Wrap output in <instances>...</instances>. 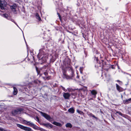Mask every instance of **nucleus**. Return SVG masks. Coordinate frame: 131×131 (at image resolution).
Returning <instances> with one entry per match:
<instances>
[{
    "instance_id": "obj_1",
    "label": "nucleus",
    "mask_w": 131,
    "mask_h": 131,
    "mask_svg": "<svg viewBox=\"0 0 131 131\" xmlns=\"http://www.w3.org/2000/svg\"><path fill=\"white\" fill-rule=\"evenodd\" d=\"M65 67L66 68H69V72L70 74L69 75H67L64 72L63 73V78L67 79H72L74 75L72 67L69 63H67V64H65Z\"/></svg>"
},
{
    "instance_id": "obj_2",
    "label": "nucleus",
    "mask_w": 131,
    "mask_h": 131,
    "mask_svg": "<svg viewBox=\"0 0 131 131\" xmlns=\"http://www.w3.org/2000/svg\"><path fill=\"white\" fill-rule=\"evenodd\" d=\"M23 110V108H19L13 110L11 112L12 115L14 116H15L17 114H20L21 111Z\"/></svg>"
},
{
    "instance_id": "obj_3",
    "label": "nucleus",
    "mask_w": 131,
    "mask_h": 131,
    "mask_svg": "<svg viewBox=\"0 0 131 131\" xmlns=\"http://www.w3.org/2000/svg\"><path fill=\"white\" fill-rule=\"evenodd\" d=\"M17 126L21 129L24 130L26 131H31V129L29 127L25 126L19 124H17Z\"/></svg>"
},
{
    "instance_id": "obj_4",
    "label": "nucleus",
    "mask_w": 131,
    "mask_h": 131,
    "mask_svg": "<svg viewBox=\"0 0 131 131\" xmlns=\"http://www.w3.org/2000/svg\"><path fill=\"white\" fill-rule=\"evenodd\" d=\"M39 112L47 120L49 121L51 119V118L50 116L47 114L43 113L42 111H40Z\"/></svg>"
},
{
    "instance_id": "obj_5",
    "label": "nucleus",
    "mask_w": 131,
    "mask_h": 131,
    "mask_svg": "<svg viewBox=\"0 0 131 131\" xmlns=\"http://www.w3.org/2000/svg\"><path fill=\"white\" fill-rule=\"evenodd\" d=\"M7 3L5 0H0V7L2 9H4V6H6Z\"/></svg>"
},
{
    "instance_id": "obj_6",
    "label": "nucleus",
    "mask_w": 131,
    "mask_h": 131,
    "mask_svg": "<svg viewBox=\"0 0 131 131\" xmlns=\"http://www.w3.org/2000/svg\"><path fill=\"white\" fill-rule=\"evenodd\" d=\"M71 94L68 93H63V96L65 99H69L71 96Z\"/></svg>"
},
{
    "instance_id": "obj_7",
    "label": "nucleus",
    "mask_w": 131,
    "mask_h": 131,
    "mask_svg": "<svg viewBox=\"0 0 131 131\" xmlns=\"http://www.w3.org/2000/svg\"><path fill=\"white\" fill-rule=\"evenodd\" d=\"M24 121L26 122L27 123L26 124H27L32 127L34 128L35 129V127L36 126V125L34 124L33 123L31 122L30 121H27L26 120H24Z\"/></svg>"
},
{
    "instance_id": "obj_8",
    "label": "nucleus",
    "mask_w": 131,
    "mask_h": 131,
    "mask_svg": "<svg viewBox=\"0 0 131 131\" xmlns=\"http://www.w3.org/2000/svg\"><path fill=\"white\" fill-rule=\"evenodd\" d=\"M101 63H102V69L107 71L108 69L105 68V66H106V62H104L103 60H102Z\"/></svg>"
},
{
    "instance_id": "obj_9",
    "label": "nucleus",
    "mask_w": 131,
    "mask_h": 131,
    "mask_svg": "<svg viewBox=\"0 0 131 131\" xmlns=\"http://www.w3.org/2000/svg\"><path fill=\"white\" fill-rule=\"evenodd\" d=\"M116 89L119 92H121L123 91V89L122 87L119 86L118 84H116Z\"/></svg>"
},
{
    "instance_id": "obj_10",
    "label": "nucleus",
    "mask_w": 131,
    "mask_h": 131,
    "mask_svg": "<svg viewBox=\"0 0 131 131\" xmlns=\"http://www.w3.org/2000/svg\"><path fill=\"white\" fill-rule=\"evenodd\" d=\"M123 102L124 104H127L131 102V98L123 101Z\"/></svg>"
},
{
    "instance_id": "obj_11",
    "label": "nucleus",
    "mask_w": 131,
    "mask_h": 131,
    "mask_svg": "<svg viewBox=\"0 0 131 131\" xmlns=\"http://www.w3.org/2000/svg\"><path fill=\"white\" fill-rule=\"evenodd\" d=\"M119 45L118 46L116 45V46L115 45V50L116 51H119L121 50L122 48V46L120 44H119Z\"/></svg>"
},
{
    "instance_id": "obj_12",
    "label": "nucleus",
    "mask_w": 131,
    "mask_h": 131,
    "mask_svg": "<svg viewBox=\"0 0 131 131\" xmlns=\"http://www.w3.org/2000/svg\"><path fill=\"white\" fill-rule=\"evenodd\" d=\"M116 115L119 116L121 115L124 117H125L126 116V115L122 114V113L120 112H117L116 113Z\"/></svg>"
},
{
    "instance_id": "obj_13",
    "label": "nucleus",
    "mask_w": 131,
    "mask_h": 131,
    "mask_svg": "<svg viewBox=\"0 0 131 131\" xmlns=\"http://www.w3.org/2000/svg\"><path fill=\"white\" fill-rule=\"evenodd\" d=\"M91 93L92 95H94V98L96 97V95L97 94V92L96 91L94 90H92L91 92Z\"/></svg>"
},
{
    "instance_id": "obj_14",
    "label": "nucleus",
    "mask_w": 131,
    "mask_h": 131,
    "mask_svg": "<svg viewBox=\"0 0 131 131\" xmlns=\"http://www.w3.org/2000/svg\"><path fill=\"white\" fill-rule=\"evenodd\" d=\"M43 125L49 128H52V125L50 124H44Z\"/></svg>"
},
{
    "instance_id": "obj_15",
    "label": "nucleus",
    "mask_w": 131,
    "mask_h": 131,
    "mask_svg": "<svg viewBox=\"0 0 131 131\" xmlns=\"http://www.w3.org/2000/svg\"><path fill=\"white\" fill-rule=\"evenodd\" d=\"M16 5H12L10 6V8L13 12H16Z\"/></svg>"
},
{
    "instance_id": "obj_16",
    "label": "nucleus",
    "mask_w": 131,
    "mask_h": 131,
    "mask_svg": "<svg viewBox=\"0 0 131 131\" xmlns=\"http://www.w3.org/2000/svg\"><path fill=\"white\" fill-rule=\"evenodd\" d=\"M87 114L89 116H90L92 117L95 118L96 119H98L94 115L92 114L91 113L88 112L87 113Z\"/></svg>"
},
{
    "instance_id": "obj_17",
    "label": "nucleus",
    "mask_w": 131,
    "mask_h": 131,
    "mask_svg": "<svg viewBox=\"0 0 131 131\" xmlns=\"http://www.w3.org/2000/svg\"><path fill=\"white\" fill-rule=\"evenodd\" d=\"M14 91L13 94L14 95H16L17 93V90L15 87H13Z\"/></svg>"
},
{
    "instance_id": "obj_18",
    "label": "nucleus",
    "mask_w": 131,
    "mask_h": 131,
    "mask_svg": "<svg viewBox=\"0 0 131 131\" xmlns=\"http://www.w3.org/2000/svg\"><path fill=\"white\" fill-rule=\"evenodd\" d=\"M54 125L57 126L61 127L62 126L61 124L60 123L57 122H54L53 123Z\"/></svg>"
},
{
    "instance_id": "obj_19",
    "label": "nucleus",
    "mask_w": 131,
    "mask_h": 131,
    "mask_svg": "<svg viewBox=\"0 0 131 131\" xmlns=\"http://www.w3.org/2000/svg\"><path fill=\"white\" fill-rule=\"evenodd\" d=\"M96 64H95V67L96 68H98L99 67H101V62H96L95 63Z\"/></svg>"
},
{
    "instance_id": "obj_20",
    "label": "nucleus",
    "mask_w": 131,
    "mask_h": 131,
    "mask_svg": "<svg viewBox=\"0 0 131 131\" xmlns=\"http://www.w3.org/2000/svg\"><path fill=\"white\" fill-rule=\"evenodd\" d=\"M68 111L69 112L73 113L74 112V110L73 108H70L68 109Z\"/></svg>"
},
{
    "instance_id": "obj_21",
    "label": "nucleus",
    "mask_w": 131,
    "mask_h": 131,
    "mask_svg": "<svg viewBox=\"0 0 131 131\" xmlns=\"http://www.w3.org/2000/svg\"><path fill=\"white\" fill-rule=\"evenodd\" d=\"M66 127H69L71 128L72 127V125L71 123H67L66 124Z\"/></svg>"
},
{
    "instance_id": "obj_22",
    "label": "nucleus",
    "mask_w": 131,
    "mask_h": 131,
    "mask_svg": "<svg viewBox=\"0 0 131 131\" xmlns=\"http://www.w3.org/2000/svg\"><path fill=\"white\" fill-rule=\"evenodd\" d=\"M35 16L36 17V18L37 19L39 20L40 21L41 20V18L39 16V15L38 13H36V14Z\"/></svg>"
},
{
    "instance_id": "obj_23",
    "label": "nucleus",
    "mask_w": 131,
    "mask_h": 131,
    "mask_svg": "<svg viewBox=\"0 0 131 131\" xmlns=\"http://www.w3.org/2000/svg\"><path fill=\"white\" fill-rule=\"evenodd\" d=\"M77 113H78L79 114L81 115H84V113L82 111H80L78 109H77Z\"/></svg>"
},
{
    "instance_id": "obj_24",
    "label": "nucleus",
    "mask_w": 131,
    "mask_h": 131,
    "mask_svg": "<svg viewBox=\"0 0 131 131\" xmlns=\"http://www.w3.org/2000/svg\"><path fill=\"white\" fill-rule=\"evenodd\" d=\"M67 90L69 92H74L75 91V89H73L71 88H68Z\"/></svg>"
},
{
    "instance_id": "obj_25",
    "label": "nucleus",
    "mask_w": 131,
    "mask_h": 131,
    "mask_svg": "<svg viewBox=\"0 0 131 131\" xmlns=\"http://www.w3.org/2000/svg\"><path fill=\"white\" fill-rule=\"evenodd\" d=\"M94 62L95 63L98 62V59L97 58L95 57L94 58Z\"/></svg>"
},
{
    "instance_id": "obj_26",
    "label": "nucleus",
    "mask_w": 131,
    "mask_h": 131,
    "mask_svg": "<svg viewBox=\"0 0 131 131\" xmlns=\"http://www.w3.org/2000/svg\"><path fill=\"white\" fill-rule=\"evenodd\" d=\"M116 81L117 82H118V84L120 85H121L122 84V82L119 80H117Z\"/></svg>"
},
{
    "instance_id": "obj_27",
    "label": "nucleus",
    "mask_w": 131,
    "mask_h": 131,
    "mask_svg": "<svg viewBox=\"0 0 131 131\" xmlns=\"http://www.w3.org/2000/svg\"><path fill=\"white\" fill-rule=\"evenodd\" d=\"M36 69L37 72L38 74H39L40 73V71L38 70V69L37 67L36 68Z\"/></svg>"
},
{
    "instance_id": "obj_28",
    "label": "nucleus",
    "mask_w": 131,
    "mask_h": 131,
    "mask_svg": "<svg viewBox=\"0 0 131 131\" xmlns=\"http://www.w3.org/2000/svg\"><path fill=\"white\" fill-rule=\"evenodd\" d=\"M3 16L6 18H7L8 17V15L6 14H4L3 15Z\"/></svg>"
},
{
    "instance_id": "obj_29",
    "label": "nucleus",
    "mask_w": 131,
    "mask_h": 131,
    "mask_svg": "<svg viewBox=\"0 0 131 131\" xmlns=\"http://www.w3.org/2000/svg\"><path fill=\"white\" fill-rule=\"evenodd\" d=\"M39 129L41 131H45V130L41 128H39Z\"/></svg>"
},
{
    "instance_id": "obj_30",
    "label": "nucleus",
    "mask_w": 131,
    "mask_h": 131,
    "mask_svg": "<svg viewBox=\"0 0 131 131\" xmlns=\"http://www.w3.org/2000/svg\"><path fill=\"white\" fill-rule=\"evenodd\" d=\"M57 14L58 15L60 19H61V16L60 15V14L58 13H57Z\"/></svg>"
},
{
    "instance_id": "obj_31",
    "label": "nucleus",
    "mask_w": 131,
    "mask_h": 131,
    "mask_svg": "<svg viewBox=\"0 0 131 131\" xmlns=\"http://www.w3.org/2000/svg\"><path fill=\"white\" fill-rule=\"evenodd\" d=\"M36 119H37V122H39V117H38L37 116V117H36Z\"/></svg>"
},
{
    "instance_id": "obj_32",
    "label": "nucleus",
    "mask_w": 131,
    "mask_h": 131,
    "mask_svg": "<svg viewBox=\"0 0 131 131\" xmlns=\"http://www.w3.org/2000/svg\"><path fill=\"white\" fill-rule=\"evenodd\" d=\"M44 74L45 76H47L48 75V73L47 72H45L44 73Z\"/></svg>"
},
{
    "instance_id": "obj_33",
    "label": "nucleus",
    "mask_w": 131,
    "mask_h": 131,
    "mask_svg": "<svg viewBox=\"0 0 131 131\" xmlns=\"http://www.w3.org/2000/svg\"><path fill=\"white\" fill-rule=\"evenodd\" d=\"M0 131H5L3 128H0Z\"/></svg>"
},
{
    "instance_id": "obj_34",
    "label": "nucleus",
    "mask_w": 131,
    "mask_h": 131,
    "mask_svg": "<svg viewBox=\"0 0 131 131\" xmlns=\"http://www.w3.org/2000/svg\"><path fill=\"white\" fill-rule=\"evenodd\" d=\"M117 66V68L118 69H119V66H118V64L117 63H116V64H115V66Z\"/></svg>"
},
{
    "instance_id": "obj_35",
    "label": "nucleus",
    "mask_w": 131,
    "mask_h": 131,
    "mask_svg": "<svg viewBox=\"0 0 131 131\" xmlns=\"http://www.w3.org/2000/svg\"><path fill=\"white\" fill-rule=\"evenodd\" d=\"M82 68H80V72L81 73H82Z\"/></svg>"
},
{
    "instance_id": "obj_36",
    "label": "nucleus",
    "mask_w": 131,
    "mask_h": 131,
    "mask_svg": "<svg viewBox=\"0 0 131 131\" xmlns=\"http://www.w3.org/2000/svg\"><path fill=\"white\" fill-rule=\"evenodd\" d=\"M24 120H23V122L25 124H27V123L26 122H25V121L24 122Z\"/></svg>"
},
{
    "instance_id": "obj_37",
    "label": "nucleus",
    "mask_w": 131,
    "mask_h": 131,
    "mask_svg": "<svg viewBox=\"0 0 131 131\" xmlns=\"http://www.w3.org/2000/svg\"><path fill=\"white\" fill-rule=\"evenodd\" d=\"M50 77H46V79H50Z\"/></svg>"
},
{
    "instance_id": "obj_38",
    "label": "nucleus",
    "mask_w": 131,
    "mask_h": 131,
    "mask_svg": "<svg viewBox=\"0 0 131 131\" xmlns=\"http://www.w3.org/2000/svg\"><path fill=\"white\" fill-rule=\"evenodd\" d=\"M62 89L64 91H65V88L63 87H62Z\"/></svg>"
},
{
    "instance_id": "obj_39",
    "label": "nucleus",
    "mask_w": 131,
    "mask_h": 131,
    "mask_svg": "<svg viewBox=\"0 0 131 131\" xmlns=\"http://www.w3.org/2000/svg\"><path fill=\"white\" fill-rule=\"evenodd\" d=\"M71 94L72 95H74V93H72Z\"/></svg>"
},
{
    "instance_id": "obj_40",
    "label": "nucleus",
    "mask_w": 131,
    "mask_h": 131,
    "mask_svg": "<svg viewBox=\"0 0 131 131\" xmlns=\"http://www.w3.org/2000/svg\"><path fill=\"white\" fill-rule=\"evenodd\" d=\"M116 1H120L121 0H116Z\"/></svg>"
},
{
    "instance_id": "obj_41",
    "label": "nucleus",
    "mask_w": 131,
    "mask_h": 131,
    "mask_svg": "<svg viewBox=\"0 0 131 131\" xmlns=\"http://www.w3.org/2000/svg\"><path fill=\"white\" fill-rule=\"evenodd\" d=\"M12 21L14 22V20H12Z\"/></svg>"
},
{
    "instance_id": "obj_42",
    "label": "nucleus",
    "mask_w": 131,
    "mask_h": 131,
    "mask_svg": "<svg viewBox=\"0 0 131 131\" xmlns=\"http://www.w3.org/2000/svg\"><path fill=\"white\" fill-rule=\"evenodd\" d=\"M44 61V62H45V61H46V60H45Z\"/></svg>"
},
{
    "instance_id": "obj_43",
    "label": "nucleus",
    "mask_w": 131,
    "mask_h": 131,
    "mask_svg": "<svg viewBox=\"0 0 131 131\" xmlns=\"http://www.w3.org/2000/svg\"><path fill=\"white\" fill-rule=\"evenodd\" d=\"M116 40H115V42H116Z\"/></svg>"
},
{
    "instance_id": "obj_44",
    "label": "nucleus",
    "mask_w": 131,
    "mask_h": 131,
    "mask_svg": "<svg viewBox=\"0 0 131 131\" xmlns=\"http://www.w3.org/2000/svg\"><path fill=\"white\" fill-rule=\"evenodd\" d=\"M98 62H99H99H99V61H98Z\"/></svg>"
}]
</instances>
